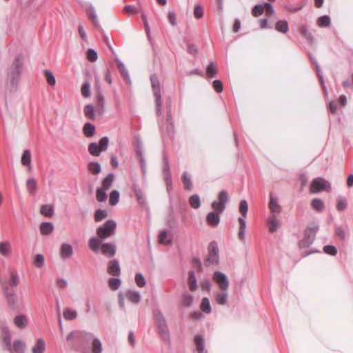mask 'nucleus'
Here are the masks:
<instances>
[{
	"instance_id": "34",
	"label": "nucleus",
	"mask_w": 353,
	"mask_h": 353,
	"mask_svg": "<svg viewBox=\"0 0 353 353\" xmlns=\"http://www.w3.org/2000/svg\"><path fill=\"white\" fill-rule=\"evenodd\" d=\"M88 151L90 154L98 157L100 155L102 150H101L100 147L97 143H91L88 145Z\"/></svg>"
},
{
	"instance_id": "1",
	"label": "nucleus",
	"mask_w": 353,
	"mask_h": 353,
	"mask_svg": "<svg viewBox=\"0 0 353 353\" xmlns=\"http://www.w3.org/2000/svg\"><path fill=\"white\" fill-rule=\"evenodd\" d=\"M117 223L114 220H108L97 229L98 237L92 236L88 241V247L94 252L99 251L101 241L105 240L115 233Z\"/></svg>"
},
{
	"instance_id": "37",
	"label": "nucleus",
	"mask_w": 353,
	"mask_h": 353,
	"mask_svg": "<svg viewBox=\"0 0 353 353\" xmlns=\"http://www.w3.org/2000/svg\"><path fill=\"white\" fill-rule=\"evenodd\" d=\"M195 344L198 353H203L204 352V340L203 337L201 335H197L195 337Z\"/></svg>"
},
{
	"instance_id": "26",
	"label": "nucleus",
	"mask_w": 353,
	"mask_h": 353,
	"mask_svg": "<svg viewBox=\"0 0 353 353\" xmlns=\"http://www.w3.org/2000/svg\"><path fill=\"white\" fill-rule=\"evenodd\" d=\"M188 283L189 285V288L191 291H194L197 288V280L194 272L193 271H190L188 273Z\"/></svg>"
},
{
	"instance_id": "15",
	"label": "nucleus",
	"mask_w": 353,
	"mask_h": 353,
	"mask_svg": "<svg viewBox=\"0 0 353 353\" xmlns=\"http://www.w3.org/2000/svg\"><path fill=\"white\" fill-rule=\"evenodd\" d=\"M14 324L20 329L25 328L28 323V318L24 314H19L13 319Z\"/></svg>"
},
{
	"instance_id": "40",
	"label": "nucleus",
	"mask_w": 353,
	"mask_h": 353,
	"mask_svg": "<svg viewBox=\"0 0 353 353\" xmlns=\"http://www.w3.org/2000/svg\"><path fill=\"white\" fill-rule=\"evenodd\" d=\"M120 194L119 191L114 190L110 194L109 202L111 205H116L119 201Z\"/></svg>"
},
{
	"instance_id": "17",
	"label": "nucleus",
	"mask_w": 353,
	"mask_h": 353,
	"mask_svg": "<svg viewBox=\"0 0 353 353\" xmlns=\"http://www.w3.org/2000/svg\"><path fill=\"white\" fill-rule=\"evenodd\" d=\"M21 161L22 165L27 166L28 170L30 171L32 170V165H31V153L30 150H26L23 151Z\"/></svg>"
},
{
	"instance_id": "20",
	"label": "nucleus",
	"mask_w": 353,
	"mask_h": 353,
	"mask_svg": "<svg viewBox=\"0 0 353 353\" xmlns=\"http://www.w3.org/2000/svg\"><path fill=\"white\" fill-rule=\"evenodd\" d=\"M92 347H91V351L92 353H102L103 348H102V343L101 340L98 337H93L92 338Z\"/></svg>"
},
{
	"instance_id": "3",
	"label": "nucleus",
	"mask_w": 353,
	"mask_h": 353,
	"mask_svg": "<svg viewBox=\"0 0 353 353\" xmlns=\"http://www.w3.org/2000/svg\"><path fill=\"white\" fill-rule=\"evenodd\" d=\"M154 319L161 337L163 341L170 342L169 330L163 314L159 311H157L154 314Z\"/></svg>"
},
{
	"instance_id": "60",
	"label": "nucleus",
	"mask_w": 353,
	"mask_h": 353,
	"mask_svg": "<svg viewBox=\"0 0 353 353\" xmlns=\"http://www.w3.org/2000/svg\"><path fill=\"white\" fill-rule=\"evenodd\" d=\"M203 15V8L199 6L196 5L194 9V16L196 19H200Z\"/></svg>"
},
{
	"instance_id": "48",
	"label": "nucleus",
	"mask_w": 353,
	"mask_h": 353,
	"mask_svg": "<svg viewBox=\"0 0 353 353\" xmlns=\"http://www.w3.org/2000/svg\"><path fill=\"white\" fill-rule=\"evenodd\" d=\"M121 281L117 278H111L108 281V285L112 290H117L121 285Z\"/></svg>"
},
{
	"instance_id": "62",
	"label": "nucleus",
	"mask_w": 353,
	"mask_h": 353,
	"mask_svg": "<svg viewBox=\"0 0 353 353\" xmlns=\"http://www.w3.org/2000/svg\"><path fill=\"white\" fill-rule=\"evenodd\" d=\"M108 138L107 137H104L100 139L99 146L100 147L101 150H102V151H105L108 148Z\"/></svg>"
},
{
	"instance_id": "47",
	"label": "nucleus",
	"mask_w": 353,
	"mask_h": 353,
	"mask_svg": "<svg viewBox=\"0 0 353 353\" xmlns=\"http://www.w3.org/2000/svg\"><path fill=\"white\" fill-rule=\"evenodd\" d=\"M44 76L47 81V82L52 86H54L56 83V80L54 74L49 70H46L44 71Z\"/></svg>"
},
{
	"instance_id": "58",
	"label": "nucleus",
	"mask_w": 353,
	"mask_h": 353,
	"mask_svg": "<svg viewBox=\"0 0 353 353\" xmlns=\"http://www.w3.org/2000/svg\"><path fill=\"white\" fill-rule=\"evenodd\" d=\"M206 72L208 77H213L217 74L216 68H215V65L212 62L208 64Z\"/></svg>"
},
{
	"instance_id": "13",
	"label": "nucleus",
	"mask_w": 353,
	"mask_h": 353,
	"mask_svg": "<svg viewBox=\"0 0 353 353\" xmlns=\"http://www.w3.org/2000/svg\"><path fill=\"white\" fill-rule=\"evenodd\" d=\"M73 248L70 244L63 243L60 248V256L63 259H69L72 256Z\"/></svg>"
},
{
	"instance_id": "61",
	"label": "nucleus",
	"mask_w": 353,
	"mask_h": 353,
	"mask_svg": "<svg viewBox=\"0 0 353 353\" xmlns=\"http://www.w3.org/2000/svg\"><path fill=\"white\" fill-rule=\"evenodd\" d=\"M323 251L327 254L335 256L337 253L336 248L333 245H325L323 248Z\"/></svg>"
},
{
	"instance_id": "56",
	"label": "nucleus",
	"mask_w": 353,
	"mask_h": 353,
	"mask_svg": "<svg viewBox=\"0 0 353 353\" xmlns=\"http://www.w3.org/2000/svg\"><path fill=\"white\" fill-rule=\"evenodd\" d=\"M135 282L139 288H143L145 285V279L142 274L137 273L135 275Z\"/></svg>"
},
{
	"instance_id": "27",
	"label": "nucleus",
	"mask_w": 353,
	"mask_h": 353,
	"mask_svg": "<svg viewBox=\"0 0 353 353\" xmlns=\"http://www.w3.org/2000/svg\"><path fill=\"white\" fill-rule=\"evenodd\" d=\"M40 212L46 216L52 217L54 213V206L50 204L43 205L41 207Z\"/></svg>"
},
{
	"instance_id": "16",
	"label": "nucleus",
	"mask_w": 353,
	"mask_h": 353,
	"mask_svg": "<svg viewBox=\"0 0 353 353\" xmlns=\"http://www.w3.org/2000/svg\"><path fill=\"white\" fill-rule=\"evenodd\" d=\"M115 176L113 173H109L101 181V188L108 190H109L114 181Z\"/></svg>"
},
{
	"instance_id": "28",
	"label": "nucleus",
	"mask_w": 353,
	"mask_h": 353,
	"mask_svg": "<svg viewBox=\"0 0 353 353\" xmlns=\"http://www.w3.org/2000/svg\"><path fill=\"white\" fill-rule=\"evenodd\" d=\"M275 29L281 33L285 34L288 32L289 27L287 21L279 20L275 24Z\"/></svg>"
},
{
	"instance_id": "19",
	"label": "nucleus",
	"mask_w": 353,
	"mask_h": 353,
	"mask_svg": "<svg viewBox=\"0 0 353 353\" xmlns=\"http://www.w3.org/2000/svg\"><path fill=\"white\" fill-rule=\"evenodd\" d=\"M46 350V343L45 341L40 338L32 348V353H44Z\"/></svg>"
},
{
	"instance_id": "45",
	"label": "nucleus",
	"mask_w": 353,
	"mask_h": 353,
	"mask_svg": "<svg viewBox=\"0 0 353 353\" xmlns=\"http://www.w3.org/2000/svg\"><path fill=\"white\" fill-rule=\"evenodd\" d=\"M193 296L188 293H185L182 296V304L185 307H190L193 303Z\"/></svg>"
},
{
	"instance_id": "9",
	"label": "nucleus",
	"mask_w": 353,
	"mask_h": 353,
	"mask_svg": "<svg viewBox=\"0 0 353 353\" xmlns=\"http://www.w3.org/2000/svg\"><path fill=\"white\" fill-rule=\"evenodd\" d=\"M213 279L221 291L225 292L228 290L229 287V281L226 274L219 271H216L214 273Z\"/></svg>"
},
{
	"instance_id": "18",
	"label": "nucleus",
	"mask_w": 353,
	"mask_h": 353,
	"mask_svg": "<svg viewBox=\"0 0 353 353\" xmlns=\"http://www.w3.org/2000/svg\"><path fill=\"white\" fill-rule=\"evenodd\" d=\"M26 350V344L20 340L14 341L12 349H10L11 353H24Z\"/></svg>"
},
{
	"instance_id": "50",
	"label": "nucleus",
	"mask_w": 353,
	"mask_h": 353,
	"mask_svg": "<svg viewBox=\"0 0 353 353\" xmlns=\"http://www.w3.org/2000/svg\"><path fill=\"white\" fill-rule=\"evenodd\" d=\"M108 216V212L105 210H97L94 213V219L96 221H101Z\"/></svg>"
},
{
	"instance_id": "24",
	"label": "nucleus",
	"mask_w": 353,
	"mask_h": 353,
	"mask_svg": "<svg viewBox=\"0 0 353 353\" xmlns=\"http://www.w3.org/2000/svg\"><path fill=\"white\" fill-rule=\"evenodd\" d=\"M134 193L139 203L143 207H146L147 201L144 192L141 190L134 188Z\"/></svg>"
},
{
	"instance_id": "44",
	"label": "nucleus",
	"mask_w": 353,
	"mask_h": 353,
	"mask_svg": "<svg viewBox=\"0 0 353 353\" xmlns=\"http://www.w3.org/2000/svg\"><path fill=\"white\" fill-rule=\"evenodd\" d=\"M27 190L30 193H33L37 190V182L34 178H30L26 182Z\"/></svg>"
},
{
	"instance_id": "25",
	"label": "nucleus",
	"mask_w": 353,
	"mask_h": 353,
	"mask_svg": "<svg viewBox=\"0 0 353 353\" xmlns=\"http://www.w3.org/2000/svg\"><path fill=\"white\" fill-rule=\"evenodd\" d=\"M116 61L117 63L118 68H119V71L121 72V74L123 75V78L127 81V83H128L130 84V79L128 72L125 65L119 59H116Z\"/></svg>"
},
{
	"instance_id": "4",
	"label": "nucleus",
	"mask_w": 353,
	"mask_h": 353,
	"mask_svg": "<svg viewBox=\"0 0 353 353\" xmlns=\"http://www.w3.org/2000/svg\"><path fill=\"white\" fill-rule=\"evenodd\" d=\"M93 334L85 330H74V340L76 343H72V350H78L82 347L85 342L92 339Z\"/></svg>"
},
{
	"instance_id": "53",
	"label": "nucleus",
	"mask_w": 353,
	"mask_h": 353,
	"mask_svg": "<svg viewBox=\"0 0 353 353\" xmlns=\"http://www.w3.org/2000/svg\"><path fill=\"white\" fill-rule=\"evenodd\" d=\"M183 183H184L185 188L188 190H192V184L190 176L188 175V172H185L182 177Z\"/></svg>"
},
{
	"instance_id": "10",
	"label": "nucleus",
	"mask_w": 353,
	"mask_h": 353,
	"mask_svg": "<svg viewBox=\"0 0 353 353\" xmlns=\"http://www.w3.org/2000/svg\"><path fill=\"white\" fill-rule=\"evenodd\" d=\"M100 249L102 254L109 258H112L114 256L117 250L116 246L114 244L110 243H101L99 250Z\"/></svg>"
},
{
	"instance_id": "6",
	"label": "nucleus",
	"mask_w": 353,
	"mask_h": 353,
	"mask_svg": "<svg viewBox=\"0 0 353 353\" xmlns=\"http://www.w3.org/2000/svg\"><path fill=\"white\" fill-rule=\"evenodd\" d=\"M229 195L226 190H221L218 194V201L212 203V208L218 212H223L229 201Z\"/></svg>"
},
{
	"instance_id": "63",
	"label": "nucleus",
	"mask_w": 353,
	"mask_h": 353,
	"mask_svg": "<svg viewBox=\"0 0 353 353\" xmlns=\"http://www.w3.org/2000/svg\"><path fill=\"white\" fill-rule=\"evenodd\" d=\"M168 18L169 22L172 26H175L177 24L176 14L173 11H170L168 14Z\"/></svg>"
},
{
	"instance_id": "49",
	"label": "nucleus",
	"mask_w": 353,
	"mask_h": 353,
	"mask_svg": "<svg viewBox=\"0 0 353 353\" xmlns=\"http://www.w3.org/2000/svg\"><path fill=\"white\" fill-rule=\"evenodd\" d=\"M105 99L103 96L99 93L97 95V109L98 111L103 112L104 109Z\"/></svg>"
},
{
	"instance_id": "39",
	"label": "nucleus",
	"mask_w": 353,
	"mask_h": 353,
	"mask_svg": "<svg viewBox=\"0 0 353 353\" xmlns=\"http://www.w3.org/2000/svg\"><path fill=\"white\" fill-rule=\"evenodd\" d=\"M63 315L65 320L70 321L77 318V312L75 310H72L70 308H65L63 311Z\"/></svg>"
},
{
	"instance_id": "42",
	"label": "nucleus",
	"mask_w": 353,
	"mask_h": 353,
	"mask_svg": "<svg viewBox=\"0 0 353 353\" xmlns=\"http://www.w3.org/2000/svg\"><path fill=\"white\" fill-rule=\"evenodd\" d=\"M106 190L98 188L96 191V199L99 202L105 201L107 199V194L105 192Z\"/></svg>"
},
{
	"instance_id": "35",
	"label": "nucleus",
	"mask_w": 353,
	"mask_h": 353,
	"mask_svg": "<svg viewBox=\"0 0 353 353\" xmlns=\"http://www.w3.org/2000/svg\"><path fill=\"white\" fill-rule=\"evenodd\" d=\"M44 256L41 254H37L33 259V265L38 268H41L44 265Z\"/></svg>"
},
{
	"instance_id": "57",
	"label": "nucleus",
	"mask_w": 353,
	"mask_h": 353,
	"mask_svg": "<svg viewBox=\"0 0 353 353\" xmlns=\"http://www.w3.org/2000/svg\"><path fill=\"white\" fill-rule=\"evenodd\" d=\"M264 12V6H262V5H260V4H258V5H256L252 10V14L254 17H259L260 15H261Z\"/></svg>"
},
{
	"instance_id": "43",
	"label": "nucleus",
	"mask_w": 353,
	"mask_h": 353,
	"mask_svg": "<svg viewBox=\"0 0 353 353\" xmlns=\"http://www.w3.org/2000/svg\"><path fill=\"white\" fill-rule=\"evenodd\" d=\"M201 310L207 314L210 313L211 312V306L210 303V301L208 298L205 297L202 299L201 303Z\"/></svg>"
},
{
	"instance_id": "32",
	"label": "nucleus",
	"mask_w": 353,
	"mask_h": 353,
	"mask_svg": "<svg viewBox=\"0 0 353 353\" xmlns=\"http://www.w3.org/2000/svg\"><path fill=\"white\" fill-rule=\"evenodd\" d=\"M189 204L194 209H198L201 206L200 197L198 194H193L189 199Z\"/></svg>"
},
{
	"instance_id": "5",
	"label": "nucleus",
	"mask_w": 353,
	"mask_h": 353,
	"mask_svg": "<svg viewBox=\"0 0 353 353\" xmlns=\"http://www.w3.org/2000/svg\"><path fill=\"white\" fill-rule=\"evenodd\" d=\"M331 185L329 181L322 177L314 179L310 184V192L319 193L321 191H330Z\"/></svg>"
},
{
	"instance_id": "64",
	"label": "nucleus",
	"mask_w": 353,
	"mask_h": 353,
	"mask_svg": "<svg viewBox=\"0 0 353 353\" xmlns=\"http://www.w3.org/2000/svg\"><path fill=\"white\" fill-rule=\"evenodd\" d=\"M347 202L345 199L344 198H340L338 199L336 208L338 210H343L346 208Z\"/></svg>"
},
{
	"instance_id": "30",
	"label": "nucleus",
	"mask_w": 353,
	"mask_h": 353,
	"mask_svg": "<svg viewBox=\"0 0 353 353\" xmlns=\"http://www.w3.org/2000/svg\"><path fill=\"white\" fill-rule=\"evenodd\" d=\"M268 223L269 225V230L272 232L276 231L279 227V223L274 214L268 219Z\"/></svg>"
},
{
	"instance_id": "22",
	"label": "nucleus",
	"mask_w": 353,
	"mask_h": 353,
	"mask_svg": "<svg viewBox=\"0 0 353 353\" xmlns=\"http://www.w3.org/2000/svg\"><path fill=\"white\" fill-rule=\"evenodd\" d=\"M0 253L4 256H9L12 253V248L10 242H0Z\"/></svg>"
},
{
	"instance_id": "52",
	"label": "nucleus",
	"mask_w": 353,
	"mask_h": 353,
	"mask_svg": "<svg viewBox=\"0 0 353 353\" xmlns=\"http://www.w3.org/2000/svg\"><path fill=\"white\" fill-rule=\"evenodd\" d=\"M9 285L11 287H16L19 284V276L17 273L10 272V280L8 281Z\"/></svg>"
},
{
	"instance_id": "33",
	"label": "nucleus",
	"mask_w": 353,
	"mask_h": 353,
	"mask_svg": "<svg viewBox=\"0 0 353 353\" xmlns=\"http://www.w3.org/2000/svg\"><path fill=\"white\" fill-rule=\"evenodd\" d=\"M84 114L85 116L91 120L95 119V114H94V107L92 104H88L84 107Z\"/></svg>"
},
{
	"instance_id": "11",
	"label": "nucleus",
	"mask_w": 353,
	"mask_h": 353,
	"mask_svg": "<svg viewBox=\"0 0 353 353\" xmlns=\"http://www.w3.org/2000/svg\"><path fill=\"white\" fill-rule=\"evenodd\" d=\"M108 272L112 276L120 275L121 268L118 260L114 259L108 263Z\"/></svg>"
},
{
	"instance_id": "55",
	"label": "nucleus",
	"mask_w": 353,
	"mask_h": 353,
	"mask_svg": "<svg viewBox=\"0 0 353 353\" xmlns=\"http://www.w3.org/2000/svg\"><path fill=\"white\" fill-rule=\"evenodd\" d=\"M90 83L88 82H85L82 85L81 88V94L83 95V97H84L85 98L90 97L91 94H90Z\"/></svg>"
},
{
	"instance_id": "31",
	"label": "nucleus",
	"mask_w": 353,
	"mask_h": 353,
	"mask_svg": "<svg viewBox=\"0 0 353 353\" xmlns=\"http://www.w3.org/2000/svg\"><path fill=\"white\" fill-rule=\"evenodd\" d=\"M88 170L92 174L97 175L101 172V165L98 162H90L88 163Z\"/></svg>"
},
{
	"instance_id": "14",
	"label": "nucleus",
	"mask_w": 353,
	"mask_h": 353,
	"mask_svg": "<svg viewBox=\"0 0 353 353\" xmlns=\"http://www.w3.org/2000/svg\"><path fill=\"white\" fill-rule=\"evenodd\" d=\"M3 288L6 291V296L8 299V305L10 307H15L17 305V294L12 290L9 291L8 286H4Z\"/></svg>"
},
{
	"instance_id": "23",
	"label": "nucleus",
	"mask_w": 353,
	"mask_h": 353,
	"mask_svg": "<svg viewBox=\"0 0 353 353\" xmlns=\"http://www.w3.org/2000/svg\"><path fill=\"white\" fill-rule=\"evenodd\" d=\"M269 208L272 213H279L281 210V208L277 201V199L273 197L272 194H270Z\"/></svg>"
},
{
	"instance_id": "36",
	"label": "nucleus",
	"mask_w": 353,
	"mask_h": 353,
	"mask_svg": "<svg viewBox=\"0 0 353 353\" xmlns=\"http://www.w3.org/2000/svg\"><path fill=\"white\" fill-rule=\"evenodd\" d=\"M127 298L133 303H137L141 300V295L137 291H128L126 294Z\"/></svg>"
},
{
	"instance_id": "41",
	"label": "nucleus",
	"mask_w": 353,
	"mask_h": 353,
	"mask_svg": "<svg viewBox=\"0 0 353 353\" xmlns=\"http://www.w3.org/2000/svg\"><path fill=\"white\" fill-rule=\"evenodd\" d=\"M228 294L226 291L219 292L216 296V301L220 305H225L227 303Z\"/></svg>"
},
{
	"instance_id": "2",
	"label": "nucleus",
	"mask_w": 353,
	"mask_h": 353,
	"mask_svg": "<svg viewBox=\"0 0 353 353\" xmlns=\"http://www.w3.org/2000/svg\"><path fill=\"white\" fill-rule=\"evenodd\" d=\"M23 63V57L21 56H17L13 61L12 64L9 68L8 80L12 85H15L17 83L19 79L21 72L22 70Z\"/></svg>"
},
{
	"instance_id": "51",
	"label": "nucleus",
	"mask_w": 353,
	"mask_h": 353,
	"mask_svg": "<svg viewBox=\"0 0 353 353\" xmlns=\"http://www.w3.org/2000/svg\"><path fill=\"white\" fill-rule=\"evenodd\" d=\"M248 211V204L245 200H241L239 203V212L243 217H246Z\"/></svg>"
},
{
	"instance_id": "21",
	"label": "nucleus",
	"mask_w": 353,
	"mask_h": 353,
	"mask_svg": "<svg viewBox=\"0 0 353 353\" xmlns=\"http://www.w3.org/2000/svg\"><path fill=\"white\" fill-rule=\"evenodd\" d=\"M54 230V225L51 222H43L40 225V232L43 235H49Z\"/></svg>"
},
{
	"instance_id": "38",
	"label": "nucleus",
	"mask_w": 353,
	"mask_h": 353,
	"mask_svg": "<svg viewBox=\"0 0 353 353\" xmlns=\"http://www.w3.org/2000/svg\"><path fill=\"white\" fill-rule=\"evenodd\" d=\"M83 130L84 134L86 137H90L94 135V132H95V128L90 123H86L83 126Z\"/></svg>"
},
{
	"instance_id": "12",
	"label": "nucleus",
	"mask_w": 353,
	"mask_h": 353,
	"mask_svg": "<svg viewBox=\"0 0 353 353\" xmlns=\"http://www.w3.org/2000/svg\"><path fill=\"white\" fill-rule=\"evenodd\" d=\"M221 213L215 210L209 212L206 216L207 223L211 226H216L220 222V214Z\"/></svg>"
},
{
	"instance_id": "46",
	"label": "nucleus",
	"mask_w": 353,
	"mask_h": 353,
	"mask_svg": "<svg viewBox=\"0 0 353 353\" xmlns=\"http://www.w3.org/2000/svg\"><path fill=\"white\" fill-rule=\"evenodd\" d=\"M159 242L161 244L168 245L172 242V239L168 238L166 231H161L159 235Z\"/></svg>"
},
{
	"instance_id": "54",
	"label": "nucleus",
	"mask_w": 353,
	"mask_h": 353,
	"mask_svg": "<svg viewBox=\"0 0 353 353\" xmlns=\"http://www.w3.org/2000/svg\"><path fill=\"white\" fill-rule=\"evenodd\" d=\"M317 23L320 27H327L330 23V18L327 15H323L318 19Z\"/></svg>"
},
{
	"instance_id": "8",
	"label": "nucleus",
	"mask_w": 353,
	"mask_h": 353,
	"mask_svg": "<svg viewBox=\"0 0 353 353\" xmlns=\"http://www.w3.org/2000/svg\"><path fill=\"white\" fill-rule=\"evenodd\" d=\"M219 263V252L216 243L211 242L208 246V254L205 261V265H215Z\"/></svg>"
},
{
	"instance_id": "29",
	"label": "nucleus",
	"mask_w": 353,
	"mask_h": 353,
	"mask_svg": "<svg viewBox=\"0 0 353 353\" xmlns=\"http://www.w3.org/2000/svg\"><path fill=\"white\" fill-rule=\"evenodd\" d=\"M311 207L318 212H322L325 208L324 203L320 199L316 198L311 201Z\"/></svg>"
},
{
	"instance_id": "7",
	"label": "nucleus",
	"mask_w": 353,
	"mask_h": 353,
	"mask_svg": "<svg viewBox=\"0 0 353 353\" xmlns=\"http://www.w3.org/2000/svg\"><path fill=\"white\" fill-rule=\"evenodd\" d=\"M150 80L156 101L157 113V114H160L161 113V95L160 83L157 77L154 74L151 76Z\"/></svg>"
},
{
	"instance_id": "59",
	"label": "nucleus",
	"mask_w": 353,
	"mask_h": 353,
	"mask_svg": "<svg viewBox=\"0 0 353 353\" xmlns=\"http://www.w3.org/2000/svg\"><path fill=\"white\" fill-rule=\"evenodd\" d=\"M87 58L92 62L96 61L98 58L97 52L94 49H88L87 52Z\"/></svg>"
}]
</instances>
